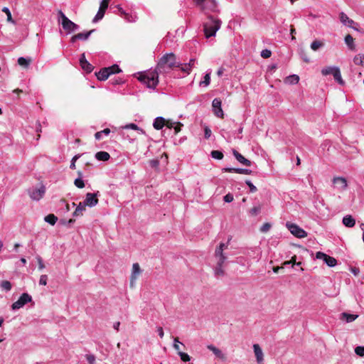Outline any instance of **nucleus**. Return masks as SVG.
Segmentation results:
<instances>
[{
  "label": "nucleus",
  "instance_id": "f257e3e1",
  "mask_svg": "<svg viewBox=\"0 0 364 364\" xmlns=\"http://www.w3.org/2000/svg\"><path fill=\"white\" fill-rule=\"evenodd\" d=\"M178 63L174 53H166L159 59L156 68L160 73H167L177 68Z\"/></svg>",
  "mask_w": 364,
  "mask_h": 364
},
{
  "label": "nucleus",
  "instance_id": "f03ea898",
  "mask_svg": "<svg viewBox=\"0 0 364 364\" xmlns=\"http://www.w3.org/2000/svg\"><path fill=\"white\" fill-rule=\"evenodd\" d=\"M221 26V21L218 18H215L213 16L208 17L207 21L204 23L203 31L207 38L214 36L216 32Z\"/></svg>",
  "mask_w": 364,
  "mask_h": 364
},
{
  "label": "nucleus",
  "instance_id": "7ed1b4c3",
  "mask_svg": "<svg viewBox=\"0 0 364 364\" xmlns=\"http://www.w3.org/2000/svg\"><path fill=\"white\" fill-rule=\"evenodd\" d=\"M159 73H160L156 69L154 71L141 74L138 79L140 82L145 84L147 87L154 89L159 83Z\"/></svg>",
  "mask_w": 364,
  "mask_h": 364
},
{
  "label": "nucleus",
  "instance_id": "20e7f679",
  "mask_svg": "<svg viewBox=\"0 0 364 364\" xmlns=\"http://www.w3.org/2000/svg\"><path fill=\"white\" fill-rule=\"evenodd\" d=\"M214 257L216 260V264L214 268V274L217 277H223L225 275L223 266L228 257L224 252H220V251H215Z\"/></svg>",
  "mask_w": 364,
  "mask_h": 364
},
{
  "label": "nucleus",
  "instance_id": "39448f33",
  "mask_svg": "<svg viewBox=\"0 0 364 364\" xmlns=\"http://www.w3.org/2000/svg\"><path fill=\"white\" fill-rule=\"evenodd\" d=\"M58 20L61 19V25L64 30L68 33L73 32L79 28V26L70 21L65 14L61 11L58 12Z\"/></svg>",
  "mask_w": 364,
  "mask_h": 364
},
{
  "label": "nucleus",
  "instance_id": "423d86ee",
  "mask_svg": "<svg viewBox=\"0 0 364 364\" xmlns=\"http://www.w3.org/2000/svg\"><path fill=\"white\" fill-rule=\"evenodd\" d=\"M197 6H198L205 12L218 11V6L215 0H193Z\"/></svg>",
  "mask_w": 364,
  "mask_h": 364
},
{
  "label": "nucleus",
  "instance_id": "0eeeda50",
  "mask_svg": "<svg viewBox=\"0 0 364 364\" xmlns=\"http://www.w3.org/2000/svg\"><path fill=\"white\" fill-rule=\"evenodd\" d=\"M323 75H332L336 82L340 85H343L344 81L343 80L341 75V71L338 67H326L321 70Z\"/></svg>",
  "mask_w": 364,
  "mask_h": 364
},
{
  "label": "nucleus",
  "instance_id": "6e6552de",
  "mask_svg": "<svg viewBox=\"0 0 364 364\" xmlns=\"http://www.w3.org/2000/svg\"><path fill=\"white\" fill-rule=\"evenodd\" d=\"M46 187L41 185L39 188H32L28 190V193L33 200H39L45 195Z\"/></svg>",
  "mask_w": 364,
  "mask_h": 364
},
{
  "label": "nucleus",
  "instance_id": "1a4fd4ad",
  "mask_svg": "<svg viewBox=\"0 0 364 364\" xmlns=\"http://www.w3.org/2000/svg\"><path fill=\"white\" fill-rule=\"evenodd\" d=\"M286 226L290 232L296 237L304 238L307 235L304 230L294 223L288 222L287 223Z\"/></svg>",
  "mask_w": 364,
  "mask_h": 364
},
{
  "label": "nucleus",
  "instance_id": "9d476101",
  "mask_svg": "<svg viewBox=\"0 0 364 364\" xmlns=\"http://www.w3.org/2000/svg\"><path fill=\"white\" fill-rule=\"evenodd\" d=\"M100 195V192L97 191L95 193H87L85 196V199L83 203L86 206L88 207H94L98 203L97 196Z\"/></svg>",
  "mask_w": 364,
  "mask_h": 364
},
{
  "label": "nucleus",
  "instance_id": "9b49d317",
  "mask_svg": "<svg viewBox=\"0 0 364 364\" xmlns=\"http://www.w3.org/2000/svg\"><path fill=\"white\" fill-rule=\"evenodd\" d=\"M141 273V269L138 263H134L132 265V271L130 276V286L134 287L136 280L139 274Z\"/></svg>",
  "mask_w": 364,
  "mask_h": 364
},
{
  "label": "nucleus",
  "instance_id": "f8f14e48",
  "mask_svg": "<svg viewBox=\"0 0 364 364\" xmlns=\"http://www.w3.org/2000/svg\"><path fill=\"white\" fill-rule=\"evenodd\" d=\"M333 183L335 185V187L340 191H345L348 186L346 179L340 176L334 177L333 179Z\"/></svg>",
  "mask_w": 364,
  "mask_h": 364
},
{
  "label": "nucleus",
  "instance_id": "ddd939ff",
  "mask_svg": "<svg viewBox=\"0 0 364 364\" xmlns=\"http://www.w3.org/2000/svg\"><path fill=\"white\" fill-rule=\"evenodd\" d=\"M222 102L218 98H215L213 100L212 106L213 108L214 114L220 118H223L224 116L223 111L221 108Z\"/></svg>",
  "mask_w": 364,
  "mask_h": 364
},
{
  "label": "nucleus",
  "instance_id": "4468645a",
  "mask_svg": "<svg viewBox=\"0 0 364 364\" xmlns=\"http://www.w3.org/2000/svg\"><path fill=\"white\" fill-rule=\"evenodd\" d=\"M222 171L223 172L236 173L245 175H250L252 173V171L250 169L241 168H223Z\"/></svg>",
  "mask_w": 364,
  "mask_h": 364
},
{
  "label": "nucleus",
  "instance_id": "2eb2a0df",
  "mask_svg": "<svg viewBox=\"0 0 364 364\" xmlns=\"http://www.w3.org/2000/svg\"><path fill=\"white\" fill-rule=\"evenodd\" d=\"M253 350L258 364H261L264 360V354L259 344L253 345Z\"/></svg>",
  "mask_w": 364,
  "mask_h": 364
},
{
  "label": "nucleus",
  "instance_id": "dca6fc26",
  "mask_svg": "<svg viewBox=\"0 0 364 364\" xmlns=\"http://www.w3.org/2000/svg\"><path fill=\"white\" fill-rule=\"evenodd\" d=\"M232 154L235 159L240 162L241 164L246 166H250L252 164V162L245 159L241 154H240L237 151L233 149Z\"/></svg>",
  "mask_w": 364,
  "mask_h": 364
},
{
  "label": "nucleus",
  "instance_id": "f3484780",
  "mask_svg": "<svg viewBox=\"0 0 364 364\" xmlns=\"http://www.w3.org/2000/svg\"><path fill=\"white\" fill-rule=\"evenodd\" d=\"M95 31L94 29L92 30H90V31H87V32H85V33H79L76 35H74L73 36H72L71 38V41L73 43H74L75 41L77 40H82V41H86L88 39V38L90 37V36L91 35L92 33H93Z\"/></svg>",
  "mask_w": 364,
  "mask_h": 364
},
{
  "label": "nucleus",
  "instance_id": "a211bd4d",
  "mask_svg": "<svg viewBox=\"0 0 364 364\" xmlns=\"http://www.w3.org/2000/svg\"><path fill=\"white\" fill-rule=\"evenodd\" d=\"M343 224L348 228H353L355 224V219L350 215L343 218Z\"/></svg>",
  "mask_w": 364,
  "mask_h": 364
},
{
  "label": "nucleus",
  "instance_id": "6ab92c4d",
  "mask_svg": "<svg viewBox=\"0 0 364 364\" xmlns=\"http://www.w3.org/2000/svg\"><path fill=\"white\" fill-rule=\"evenodd\" d=\"M358 317L357 314H351L346 312H343L341 314V319L345 320L347 323L355 321Z\"/></svg>",
  "mask_w": 364,
  "mask_h": 364
},
{
  "label": "nucleus",
  "instance_id": "aec40b11",
  "mask_svg": "<svg viewBox=\"0 0 364 364\" xmlns=\"http://www.w3.org/2000/svg\"><path fill=\"white\" fill-rule=\"evenodd\" d=\"M165 125V119L162 117H158L154 119L153 126L154 127L157 129H161Z\"/></svg>",
  "mask_w": 364,
  "mask_h": 364
},
{
  "label": "nucleus",
  "instance_id": "412c9836",
  "mask_svg": "<svg viewBox=\"0 0 364 364\" xmlns=\"http://www.w3.org/2000/svg\"><path fill=\"white\" fill-rule=\"evenodd\" d=\"M340 20L342 22V23L349 27H352V24L354 23V21L352 19L349 18L348 16L343 12H341L340 14Z\"/></svg>",
  "mask_w": 364,
  "mask_h": 364
},
{
  "label": "nucleus",
  "instance_id": "4be33fe9",
  "mask_svg": "<svg viewBox=\"0 0 364 364\" xmlns=\"http://www.w3.org/2000/svg\"><path fill=\"white\" fill-rule=\"evenodd\" d=\"M85 204L83 202H80L76 207L75 211L73 213L74 217L82 215V212L85 210Z\"/></svg>",
  "mask_w": 364,
  "mask_h": 364
},
{
  "label": "nucleus",
  "instance_id": "5701e85b",
  "mask_svg": "<svg viewBox=\"0 0 364 364\" xmlns=\"http://www.w3.org/2000/svg\"><path fill=\"white\" fill-rule=\"evenodd\" d=\"M96 76L99 80H106L109 77V75L107 69L104 68L96 73Z\"/></svg>",
  "mask_w": 364,
  "mask_h": 364
},
{
  "label": "nucleus",
  "instance_id": "b1692460",
  "mask_svg": "<svg viewBox=\"0 0 364 364\" xmlns=\"http://www.w3.org/2000/svg\"><path fill=\"white\" fill-rule=\"evenodd\" d=\"M208 348L211 350L217 357L223 360L225 359V355L222 353V351L214 346L209 345L208 346Z\"/></svg>",
  "mask_w": 364,
  "mask_h": 364
},
{
  "label": "nucleus",
  "instance_id": "393cba45",
  "mask_svg": "<svg viewBox=\"0 0 364 364\" xmlns=\"http://www.w3.org/2000/svg\"><path fill=\"white\" fill-rule=\"evenodd\" d=\"M95 157L99 161H107L110 158V156H109V153H107L106 151H98L95 154Z\"/></svg>",
  "mask_w": 364,
  "mask_h": 364
},
{
  "label": "nucleus",
  "instance_id": "a878e982",
  "mask_svg": "<svg viewBox=\"0 0 364 364\" xmlns=\"http://www.w3.org/2000/svg\"><path fill=\"white\" fill-rule=\"evenodd\" d=\"M177 68L186 74H189L192 70L190 64L178 63Z\"/></svg>",
  "mask_w": 364,
  "mask_h": 364
},
{
  "label": "nucleus",
  "instance_id": "bb28decb",
  "mask_svg": "<svg viewBox=\"0 0 364 364\" xmlns=\"http://www.w3.org/2000/svg\"><path fill=\"white\" fill-rule=\"evenodd\" d=\"M77 174L79 176V178H76L74 181V184L76 187H77L79 188H82L85 187V183L83 181V180L81 178L82 176V173L81 171H78Z\"/></svg>",
  "mask_w": 364,
  "mask_h": 364
},
{
  "label": "nucleus",
  "instance_id": "cd10ccee",
  "mask_svg": "<svg viewBox=\"0 0 364 364\" xmlns=\"http://www.w3.org/2000/svg\"><path fill=\"white\" fill-rule=\"evenodd\" d=\"M299 81V77L297 75H292L287 77L285 80V82L287 83L291 84V85H295L297 84Z\"/></svg>",
  "mask_w": 364,
  "mask_h": 364
},
{
  "label": "nucleus",
  "instance_id": "c85d7f7f",
  "mask_svg": "<svg viewBox=\"0 0 364 364\" xmlns=\"http://www.w3.org/2000/svg\"><path fill=\"white\" fill-rule=\"evenodd\" d=\"M44 220L46 223L54 225L58 220V218L54 214H48L45 217Z\"/></svg>",
  "mask_w": 364,
  "mask_h": 364
},
{
  "label": "nucleus",
  "instance_id": "c756f323",
  "mask_svg": "<svg viewBox=\"0 0 364 364\" xmlns=\"http://www.w3.org/2000/svg\"><path fill=\"white\" fill-rule=\"evenodd\" d=\"M324 262L328 267H335L337 264V261L334 257L327 255L326 259H324Z\"/></svg>",
  "mask_w": 364,
  "mask_h": 364
},
{
  "label": "nucleus",
  "instance_id": "7c9ffc66",
  "mask_svg": "<svg viewBox=\"0 0 364 364\" xmlns=\"http://www.w3.org/2000/svg\"><path fill=\"white\" fill-rule=\"evenodd\" d=\"M345 43L350 50H353L355 48L353 38L350 34L345 37Z\"/></svg>",
  "mask_w": 364,
  "mask_h": 364
},
{
  "label": "nucleus",
  "instance_id": "2f4dec72",
  "mask_svg": "<svg viewBox=\"0 0 364 364\" xmlns=\"http://www.w3.org/2000/svg\"><path fill=\"white\" fill-rule=\"evenodd\" d=\"M0 287L2 290H4L6 291H9L11 289V284L10 282L7 280H4L0 282Z\"/></svg>",
  "mask_w": 364,
  "mask_h": 364
},
{
  "label": "nucleus",
  "instance_id": "473e14b6",
  "mask_svg": "<svg viewBox=\"0 0 364 364\" xmlns=\"http://www.w3.org/2000/svg\"><path fill=\"white\" fill-rule=\"evenodd\" d=\"M353 62L355 65H364V55L363 54H358L355 55L353 58Z\"/></svg>",
  "mask_w": 364,
  "mask_h": 364
},
{
  "label": "nucleus",
  "instance_id": "72a5a7b5",
  "mask_svg": "<svg viewBox=\"0 0 364 364\" xmlns=\"http://www.w3.org/2000/svg\"><path fill=\"white\" fill-rule=\"evenodd\" d=\"M82 70H84L87 73H91L93 70V66L88 62H84L80 65Z\"/></svg>",
  "mask_w": 364,
  "mask_h": 364
},
{
  "label": "nucleus",
  "instance_id": "f704fd0d",
  "mask_svg": "<svg viewBox=\"0 0 364 364\" xmlns=\"http://www.w3.org/2000/svg\"><path fill=\"white\" fill-rule=\"evenodd\" d=\"M21 307H23V294H21L18 301L14 302L11 306L13 310L18 309Z\"/></svg>",
  "mask_w": 364,
  "mask_h": 364
},
{
  "label": "nucleus",
  "instance_id": "c9c22d12",
  "mask_svg": "<svg viewBox=\"0 0 364 364\" xmlns=\"http://www.w3.org/2000/svg\"><path fill=\"white\" fill-rule=\"evenodd\" d=\"M105 68L107 69L109 75L112 74L118 73L121 71L120 68L117 65H113L110 67H107Z\"/></svg>",
  "mask_w": 364,
  "mask_h": 364
},
{
  "label": "nucleus",
  "instance_id": "e433bc0d",
  "mask_svg": "<svg viewBox=\"0 0 364 364\" xmlns=\"http://www.w3.org/2000/svg\"><path fill=\"white\" fill-rule=\"evenodd\" d=\"M123 129H131L134 130L139 131L140 133L144 134V132L143 129H140L136 124L130 123L128 124H126L125 126L122 127Z\"/></svg>",
  "mask_w": 364,
  "mask_h": 364
},
{
  "label": "nucleus",
  "instance_id": "4c0bfd02",
  "mask_svg": "<svg viewBox=\"0 0 364 364\" xmlns=\"http://www.w3.org/2000/svg\"><path fill=\"white\" fill-rule=\"evenodd\" d=\"M105 13V10L99 9L97 14L95 15V16L94 17V18L92 20V22L96 23L98 21L101 20L104 17Z\"/></svg>",
  "mask_w": 364,
  "mask_h": 364
},
{
  "label": "nucleus",
  "instance_id": "58836bf2",
  "mask_svg": "<svg viewBox=\"0 0 364 364\" xmlns=\"http://www.w3.org/2000/svg\"><path fill=\"white\" fill-rule=\"evenodd\" d=\"M211 156L213 159L220 160L223 158V154L222 151L218 150H213L210 153Z\"/></svg>",
  "mask_w": 364,
  "mask_h": 364
},
{
  "label": "nucleus",
  "instance_id": "ea45409f",
  "mask_svg": "<svg viewBox=\"0 0 364 364\" xmlns=\"http://www.w3.org/2000/svg\"><path fill=\"white\" fill-rule=\"evenodd\" d=\"M323 46V43L319 41H314L311 44V48L316 51Z\"/></svg>",
  "mask_w": 364,
  "mask_h": 364
},
{
  "label": "nucleus",
  "instance_id": "a19ab883",
  "mask_svg": "<svg viewBox=\"0 0 364 364\" xmlns=\"http://www.w3.org/2000/svg\"><path fill=\"white\" fill-rule=\"evenodd\" d=\"M261 211V205H258L257 206H254L250 210V214L252 216L257 215Z\"/></svg>",
  "mask_w": 364,
  "mask_h": 364
},
{
  "label": "nucleus",
  "instance_id": "79ce46f5",
  "mask_svg": "<svg viewBox=\"0 0 364 364\" xmlns=\"http://www.w3.org/2000/svg\"><path fill=\"white\" fill-rule=\"evenodd\" d=\"M210 82V73H206L204 80L200 82V85L208 86Z\"/></svg>",
  "mask_w": 364,
  "mask_h": 364
},
{
  "label": "nucleus",
  "instance_id": "37998d69",
  "mask_svg": "<svg viewBox=\"0 0 364 364\" xmlns=\"http://www.w3.org/2000/svg\"><path fill=\"white\" fill-rule=\"evenodd\" d=\"M178 354L183 362H188L191 360V357L186 353L178 351Z\"/></svg>",
  "mask_w": 364,
  "mask_h": 364
},
{
  "label": "nucleus",
  "instance_id": "c03bdc74",
  "mask_svg": "<svg viewBox=\"0 0 364 364\" xmlns=\"http://www.w3.org/2000/svg\"><path fill=\"white\" fill-rule=\"evenodd\" d=\"M355 353L360 357L364 356V346H357L355 348Z\"/></svg>",
  "mask_w": 364,
  "mask_h": 364
},
{
  "label": "nucleus",
  "instance_id": "a18cd8bd",
  "mask_svg": "<svg viewBox=\"0 0 364 364\" xmlns=\"http://www.w3.org/2000/svg\"><path fill=\"white\" fill-rule=\"evenodd\" d=\"M228 243H223L221 242L218 247H216L215 251H220V252H223V251L226 249H228Z\"/></svg>",
  "mask_w": 364,
  "mask_h": 364
},
{
  "label": "nucleus",
  "instance_id": "49530a36",
  "mask_svg": "<svg viewBox=\"0 0 364 364\" xmlns=\"http://www.w3.org/2000/svg\"><path fill=\"white\" fill-rule=\"evenodd\" d=\"M212 134V132L208 126H205L204 127V137L208 139L210 137Z\"/></svg>",
  "mask_w": 364,
  "mask_h": 364
},
{
  "label": "nucleus",
  "instance_id": "de8ad7c7",
  "mask_svg": "<svg viewBox=\"0 0 364 364\" xmlns=\"http://www.w3.org/2000/svg\"><path fill=\"white\" fill-rule=\"evenodd\" d=\"M272 52L268 49H264L261 52V56L264 58H268L271 56Z\"/></svg>",
  "mask_w": 364,
  "mask_h": 364
},
{
  "label": "nucleus",
  "instance_id": "09e8293b",
  "mask_svg": "<svg viewBox=\"0 0 364 364\" xmlns=\"http://www.w3.org/2000/svg\"><path fill=\"white\" fill-rule=\"evenodd\" d=\"M245 183L249 186L250 192L255 193L257 191V188H256V186H254L253 183L250 181L247 180L245 181Z\"/></svg>",
  "mask_w": 364,
  "mask_h": 364
},
{
  "label": "nucleus",
  "instance_id": "8fccbe9b",
  "mask_svg": "<svg viewBox=\"0 0 364 364\" xmlns=\"http://www.w3.org/2000/svg\"><path fill=\"white\" fill-rule=\"evenodd\" d=\"M35 132H37V136H36V140L38 141V139L41 137L39 132H41V126L40 123H38V122H36Z\"/></svg>",
  "mask_w": 364,
  "mask_h": 364
},
{
  "label": "nucleus",
  "instance_id": "3c124183",
  "mask_svg": "<svg viewBox=\"0 0 364 364\" xmlns=\"http://www.w3.org/2000/svg\"><path fill=\"white\" fill-rule=\"evenodd\" d=\"M270 228H271V225L268 223H265L260 228V231L262 232H267L269 230Z\"/></svg>",
  "mask_w": 364,
  "mask_h": 364
},
{
  "label": "nucleus",
  "instance_id": "603ef678",
  "mask_svg": "<svg viewBox=\"0 0 364 364\" xmlns=\"http://www.w3.org/2000/svg\"><path fill=\"white\" fill-rule=\"evenodd\" d=\"M179 344H182V343L179 341L178 338H173V348L178 352L180 351Z\"/></svg>",
  "mask_w": 364,
  "mask_h": 364
},
{
  "label": "nucleus",
  "instance_id": "864d4df0",
  "mask_svg": "<svg viewBox=\"0 0 364 364\" xmlns=\"http://www.w3.org/2000/svg\"><path fill=\"white\" fill-rule=\"evenodd\" d=\"M47 280H48V277L47 275L46 274H43L40 277V280H39V284L40 285H46L47 284Z\"/></svg>",
  "mask_w": 364,
  "mask_h": 364
},
{
  "label": "nucleus",
  "instance_id": "5fc2aeb1",
  "mask_svg": "<svg viewBox=\"0 0 364 364\" xmlns=\"http://www.w3.org/2000/svg\"><path fill=\"white\" fill-rule=\"evenodd\" d=\"M86 359L90 364H94L95 362V356L94 355H86Z\"/></svg>",
  "mask_w": 364,
  "mask_h": 364
},
{
  "label": "nucleus",
  "instance_id": "6e6d98bb",
  "mask_svg": "<svg viewBox=\"0 0 364 364\" xmlns=\"http://www.w3.org/2000/svg\"><path fill=\"white\" fill-rule=\"evenodd\" d=\"M80 155H75L73 159H72V161H71V164L70 165V168L71 169H75V162L76 161L80 158Z\"/></svg>",
  "mask_w": 364,
  "mask_h": 364
},
{
  "label": "nucleus",
  "instance_id": "4d7b16f0",
  "mask_svg": "<svg viewBox=\"0 0 364 364\" xmlns=\"http://www.w3.org/2000/svg\"><path fill=\"white\" fill-rule=\"evenodd\" d=\"M109 1V0H102L101 4H100V9L106 11V9L108 7Z\"/></svg>",
  "mask_w": 364,
  "mask_h": 364
},
{
  "label": "nucleus",
  "instance_id": "13d9d810",
  "mask_svg": "<svg viewBox=\"0 0 364 364\" xmlns=\"http://www.w3.org/2000/svg\"><path fill=\"white\" fill-rule=\"evenodd\" d=\"M233 195L231 193H228L224 196V201L226 203H230L233 200Z\"/></svg>",
  "mask_w": 364,
  "mask_h": 364
},
{
  "label": "nucleus",
  "instance_id": "bf43d9fd",
  "mask_svg": "<svg viewBox=\"0 0 364 364\" xmlns=\"http://www.w3.org/2000/svg\"><path fill=\"white\" fill-rule=\"evenodd\" d=\"M2 11L6 14L7 20L9 21H12L11 14L9 9L7 7L3 8Z\"/></svg>",
  "mask_w": 364,
  "mask_h": 364
},
{
  "label": "nucleus",
  "instance_id": "052dcab7",
  "mask_svg": "<svg viewBox=\"0 0 364 364\" xmlns=\"http://www.w3.org/2000/svg\"><path fill=\"white\" fill-rule=\"evenodd\" d=\"M316 257L317 259H323L324 261V259L326 257V254L321 252H318L316 255Z\"/></svg>",
  "mask_w": 364,
  "mask_h": 364
},
{
  "label": "nucleus",
  "instance_id": "680f3d73",
  "mask_svg": "<svg viewBox=\"0 0 364 364\" xmlns=\"http://www.w3.org/2000/svg\"><path fill=\"white\" fill-rule=\"evenodd\" d=\"M32 301V298L30 295L26 293H24V305L27 303H29Z\"/></svg>",
  "mask_w": 364,
  "mask_h": 364
},
{
  "label": "nucleus",
  "instance_id": "e2e57ef3",
  "mask_svg": "<svg viewBox=\"0 0 364 364\" xmlns=\"http://www.w3.org/2000/svg\"><path fill=\"white\" fill-rule=\"evenodd\" d=\"M156 331H157L158 334L160 336V338H162L164 337V335L163 328L161 327V326H159V327H157Z\"/></svg>",
  "mask_w": 364,
  "mask_h": 364
},
{
  "label": "nucleus",
  "instance_id": "0e129e2a",
  "mask_svg": "<svg viewBox=\"0 0 364 364\" xmlns=\"http://www.w3.org/2000/svg\"><path fill=\"white\" fill-rule=\"evenodd\" d=\"M31 61L32 60L31 58H24V68H26L30 65Z\"/></svg>",
  "mask_w": 364,
  "mask_h": 364
},
{
  "label": "nucleus",
  "instance_id": "69168bd1",
  "mask_svg": "<svg viewBox=\"0 0 364 364\" xmlns=\"http://www.w3.org/2000/svg\"><path fill=\"white\" fill-rule=\"evenodd\" d=\"M183 126L181 123L178 122L176 126L173 127L175 133L177 134L181 131V127Z\"/></svg>",
  "mask_w": 364,
  "mask_h": 364
},
{
  "label": "nucleus",
  "instance_id": "338daca9",
  "mask_svg": "<svg viewBox=\"0 0 364 364\" xmlns=\"http://www.w3.org/2000/svg\"><path fill=\"white\" fill-rule=\"evenodd\" d=\"M38 267L39 269H42L45 267L44 264H43V260L41 257H38Z\"/></svg>",
  "mask_w": 364,
  "mask_h": 364
},
{
  "label": "nucleus",
  "instance_id": "774afa93",
  "mask_svg": "<svg viewBox=\"0 0 364 364\" xmlns=\"http://www.w3.org/2000/svg\"><path fill=\"white\" fill-rule=\"evenodd\" d=\"M80 65H81L82 63H83L84 62H86L87 61L85 58V53H82L81 55H80Z\"/></svg>",
  "mask_w": 364,
  "mask_h": 364
}]
</instances>
